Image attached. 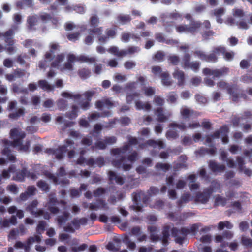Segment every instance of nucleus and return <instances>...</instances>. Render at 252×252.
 <instances>
[{"mask_svg":"<svg viewBox=\"0 0 252 252\" xmlns=\"http://www.w3.org/2000/svg\"><path fill=\"white\" fill-rule=\"evenodd\" d=\"M79 34L77 33H73L68 35V38L70 40L74 41L76 40L78 37Z\"/></svg>","mask_w":252,"mask_h":252,"instance_id":"2eb2a0df","label":"nucleus"},{"mask_svg":"<svg viewBox=\"0 0 252 252\" xmlns=\"http://www.w3.org/2000/svg\"><path fill=\"white\" fill-rule=\"evenodd\" d=\"M222 237L220 235L217 236L216 237V241L218 242H220L222 240Z\"/></svg>","mask_w":252,"mask_h":252,"instance_id":"4d7b16f0","label":"nucleus"},{"mask_svg":"<svg viewBox=\"0 0 252 252\" xmlns=\"http://www.w3.org/2000/svg\"><path fill=\"white\" fill-rule=\"evenodd\" d=\"M11 136L13 139V144L15 146H20L21 140L24 137L25 134L19 129H13L11 131Z\"/></svg>","mask_w":252,"mask_h":252,"instance_id":"f257e3e1","label":"nucleus"},{"mask_svg":"<svg viewBox=\"0 0 252 252\" xmlns=\"http://www.w3.org/2000/svg\"><path fill=\"white\" fill-rule=\"evenodd\" d=\"M29 89L31 91H33L36 89V86L33 84H31L29 85Z\"/></svg>","mask_w":252,"mask_h":252,"instance_id":"49530a36","label":"nucleus"},{"mask_svg":"<svg viewBox=\"0 0 252 252\" xmlns=\"http://www.w3.org/2000/svg\"><path fill=\"white\" fill-rule=\"evenodd\" d=\"M80 124L83 126H86L87 124V122L86 120H81Z\"/></svg>","mask_w":252,"mask_h":252,"instance_id":"bf43d9fd","label":"nucleus"},{"mask_svg":"<svg viewBox=\"0 0 252 252\" xmlns=\"http://www.w3.org/2000/svg\"><path fill=\"white\" fill-rule=\"evenodd\" d=\"M75 57L73 55H68V63L65 65V67H64L63 69H68L70 70L72 68L71 63L75 61Z\"/></svg>","mask_w":252,"mask_h":252,"instance_id":"7ed1b4c3","label":"nucleus"},{"mask_svg":"<svg viewBox=\"0 0 252 252\" xmlns=\"http://www.w3.org/2000/svg\"><path fill=\"white\" fill-rule=\"evenodd\" d=\"M10 223L12 224H15L16 223V219L14 217H13L10 220Z\"/></svg>","mask_w":252,"mask_h":252,"instance_id":"864d4df0","label":"nucleus"},{"mask_svg":"<svg viewBox=\"0 0 252 252\" xmlns=\"http://www.w3.org/2000/svg\"><path fill=\"white\" fill-rule=\"evenodd\" d=\"M225 227H226L227 228H231L232 227V224L229 223L228 221H225V222H220L218 224V228L220 230L223 229Z\"/></svg>","mask_w":252,"mask_h":252,"instance_id":"20e7f679","label":"nucleus"},{"mask_svg":"<svg viewBox=\"0 0 252 252\" xmlns=\"http://www.w3.org/2000/svg\"><path fill=\"white\" fill-rule=\"evenodd\" d=\"M3 10L5 12H8L10 10V8L8 5L5 4L3 6Z\"/></svg>","mask_w":252,"mask_h":252,"instance_id":"e433bc0d","label":"nucleus"},{"mask_svg":"<svg viewBox=\"0 0 252 252\" xmlns=\"http://www.w3.org/2000/svg\"><path fill=\"white\" fill-rule=\"evenodd\" d=\"M152 71L154 73H158L160 71V68L158 66L153 67Z\"/></svg>","mask_w":252,"mask_h":252,"instance_id":"cd10ccee","label":"nucleus"},{"mask_svg":"<svg viewBox=\"0 0 252 252\" xmlns=\"http://www.w3.org/2000/svg\"><path fill=\"white\" fill-rule=\"evenodd\" d=\"M108 64L111 67H115L117 65V63L115 60H111L109 62Z\"/></svg>","mask_w":252,"mask_h":252,"instance_id":"c85d7f7f","label":"nucleus"},{"mask_svg":"<svg viewBox=\"0 0 252 252\" xmlns=\"http://www.w3.org/2000/svg\"><path fill=\"white\" fill-rule=\"evenodd\" d=\"M23 246H24L23 244L20 242H17L15 244V247L17 248L23 247Z\"/></svg>","mask_w":252,"mask_h":252,"instance_id":"3c124183","label":"nucleus"},{"mask_svg":"<svg viewBox=\"0 0 252 252\" xmlns=\"http://www.w3.org/2000/svg\"><path fill=\"white\" fill-rule=\"evenodd\" d=\"M242 242L245 245H251L252 243V241L250 239L247 238H243L242 239Z\"/></svg>","mask_w":252,"mask_h":252,"instance_id":"dca6fc26","label":"nucleus"},{"mask_svg":"<svg viewBox=\"0 0 252 252\" xmlns=\"http://www.w3.org/2000/svg\"><path fill=\"white\" fill-rule=\"evenodd\" d=\"M125 67L126 68H132L133 66H134V64L132 62H127L126 63H125Z\"/></svg>","mask_w":252,"mask_h":252,"instance_id":"aec40b11","label":"nucleus"},{"mask_svg":"<svg viewBox=\"0 0 252 252\" xmlns=\"http://www.w3.org/2000/svg\"><path fill=\"white\" fill-rule=\"evenodd\" d=\"M41 240V237L39 235L35 236L34 237L30 238L28 240L29 244H32L34 242H39Z\"/></svg>","mask_w":252,"mask_h":252,"instance_id":"9d476101","label":"nucleus"},{"mask_svg":"<svg viewBox=\"0 0 252 252\" xmlns=\"http://www.w3.org/2000/svg\"><path fill=\"white\" fill-rule=\"evenodd\" d=\"M73 27V25L72 23H67L66 24L65 28L66 30H71Z\"/></svg>","mask_w":252,"mask_h":252,"instance_id":"7c9ffc66","label":"nucleus"},{"mask_svg":"<svg viewBox=\"0 0 252 252\" xmlns=\"http://www.w3.org/2000/svg\"><path fill=\"white\" fill-rule=\"evenodd\" d=\"M4 64L5 66L9 67L12 65V62L9 60H5L4 62Z\"/></svg>","mask_w":252,"mask_h":252,"instance_id":"4be33fe9","label":"nucleus"},{"mask_svg":"<svg viewBox=\"0 0 252 252\" xmlns=\"http://www.w3.org/2000/svg\"><path fill=\"white\" fill-rule=\"evenodd\" d=\"M247 224L246 223L242 222L240 225V227L242 230H244L247 228Z\"/></svg>","mask_w":252,"mask_h":252,"instance_id":"c9c22d12","label":"nucleus"},{"mask_svg":"<svg viewBox=\"0 0 252 252\" xmlns=\"http://www.w3.org/2000/svg\"><path fill=\"white\" fill-rule=\"evenodd\" d=\"M16 215L19 218H22L23 217V212L21 210L16 211Z\"/></svg>","mask_w":252,"mask_h":252,"instance_id":"473e14b6","label":"nucleus"},{"mask_svg":"<svg viewBox=\"0 0 252 252\" xmlns=\"http://www.w3.org/2000/svg\"><path fill=\"white\" fill-rule=\"evenodd\" d=\"M142 133L143 135H146L147 134H148L149 133V130L147 129H143L142 130Z\"/></svg>","mask_w":252,"mask_h":252,"instance_id":"0e129e2a","label":"nucleus"},{"mask_svg":"<svg viewBox=\"0 0 252 252\" xmlns=\"http://www.w3.org/2000/svg\"><path fill=\"white\" fill-rule=\"evenodd\" d=\"M109 52H111L112 54H114L115 55H117V56H120L121 54V52H119L118 51L117 48L116 47H111L109 49Z\"/></svg>","mask_w":252,"mask_h":252,"instance_id":"9b49d317","label":"nucleus"},{"mask_svg":"<svg viewBox=\"0 0 252 252\" xmlns=\"http://www.w3.org/2000/svg\"><path fill=\"white\" fill-rule=\"evenodd\" d=\"M181 113L183 115L185 116H188L190 113V111L189 109L186 108L183 109L181 111Z\"/></svg>","mask_w":252,"mask_h":252,"instance_id":"a211bd4d","label":"nucleus"},{"mask_svg":"<svg viewBox=\"0 0 252 252\" xmlns=\"http://www.w3.org/2000/svg\"><path fill=\"white\" fill-rule=\"evenodd\" d=\"M36 249L38 251L43 252V251H45V248L44 247H41L40 246H36Z\"/></svg>","mask_w":252,"mask_h":252,"instance_id":"58836bf2","label":"nucleus"},{"mask_svg":"<svg viewBox=\"0 0 252 252\" xmlns=\"http://www.w3.org/2000/svg\"><path fill=\"white\" fill-rule=\"evenodd\" d=\"M190 188L192 189H195L197 188V184H192L190 185Z\"/></svg>","mask_w":252,"mask_h":252,"instance_id":"69168bd1","label":"nucleus"},{"mask_svg":"<svg viewBox=\"0 0 252 252\" xmlns=\"http://www.w3.org/2000/svg\"><path fill=\"white\" fill-rule=\"evenodd\" d=\"M157 116H158V119L160 120V121H164V119H165V117H164L163 116H162V114L161 113L160 110H158V111L157 112Z\"/></svg>","mask_w":252,"mask_h":252,"instance_id":"393cba45","label":"nucleus"},{"mask_svg":"<svg viewBox=\"0 0 252 252\" xmlns=\"http://www.w3.org/2000/svg\"><path fill=\"white\" fill-rule=\"evenodd\" d=\"M97 51L98 52L100 53H102L103 52V51H104V49L101 47H98L97 48Z\"/></svg>","mask_w":252,"mask_h":252,"instance_id":"774afa93","label":"nucleus"},{"mask_svg":"<svg viewBox=\"0 0 252 252\" xmlns=\"http://www.w3.org/2000/svg\"><path fill=\"white\" fill-rule=\"evenodd\" d=\"M110 82L108 81V80H105V81H104L103 82H102V86L104 88H108L110 86Z\"/></svg>","mask_w":252,"mask_h":252,"instance_id":"a878e982","label":"nucleus"},{"mask_svg":"<svg viewBox=\"0 0 252 252\" xmlns=\"http://www.w3.org/2000/svg\"><path fill=\"white\" fill-rule=\"evenodd\" d=\"M219 50L220 51V52L222 53L224 55V58L227 60H230L232 59L233 57V53L225 52L224 49L223 47H220Z\"/></svg>","mask_w":252,"mask_h":252,"instance_id":"f03ea898","label":"nucleus"},{"mask_svg":"<svg viewBox=\"0 0 252 252\" xmlns=\"http://www.w3.org/2000/svg\"><path fill=\"white\" fill-rule=\"evenodd\" d=\"M240 28L242 29H247L248 28L247 24L244 22H242L240 23L239 25Z\"/></svg>","mask_w":252,"mask_h":252,"instance_id":"72a5a7b5","label":"nucleus"},{"mask_svg":"<svg viewBox=\"0 0 252 252\" xmlns=\"http://www.w3.org/2000/svg\"><path fill=\"white\" fill-rule=\"evenodd\" d=\"M39 85L44 90H48L51 89L50 86L48 84L46 81H40L39 82Z\"/></svg>","mask_w":252,"mask_h":252,"instance_id":"0eeeda50","label":"nucleus"},{"mask_svg":"<svg viewBox=\"0 0 252 252\" xmlns=\"http://www.w3.org/2000/svg\"><path fill=\"white\" fill-rule=\"evenodd\" d=\"M35 188L33 187H30L27 189V194L29 195H33L35 193Z\"/></svg>","mask_w":252,"mask_h":252,"instance_id":"ddd939ff","label":"nucleus"},{"mask_svg":"<svg viewBox=\"0 0 252 252\" xmlns=\"http://www.w3.org/2000/svg\"><path fill=\"white\" fill-rule=\"evenodd\" d=\"M153 45V43L152 41H148L146 44V48L147 49L150 48L151 47H152Z\"/></svg>","mask_w":252,"mask_h":252,"instance_id":"4c0bfd02","label":"nucleus"},{"mask_svg":"<svg viewBox=\"0 0 252 252\" xmlns=\"http://www.w3.org/2000/svg\"><path fill=\"white\" fill-rule=\"evenodd\" d=\"M51 57H52V55H51V53H48L46 54V59L47 60H50V59L51 58Z\"/></svg>","mask_w":252,"mask_h":252,"instance_id":"13d9d810","label":"nucleus"},{"mask_svg":"<svg viewBox=\"0 0 252 252\" xmlns=\"http://www.w3.org/2000/svg\"><path fill=\"white\" fill-rule=\"evenodd\" d=\"M230 43L231 45L233 46L237 44V39L236 38H231L229 39Z\"/></svg>","mask_w":252,"mask_h":252,"instance_id":"b1692460","label":"nucleus"},{"mask_svg":"<svg viewBox=\"0 0 252 252\" xmlns=\"http://www.w3.org/2000/svg\"><path fill=\"white\" fill-rule=\"evenodd\" d=\"M237 245L235 242H233V243H231V244L230 245V247L231 248V249L233 250H234L237 248Z\"/></svg>","mask_w":252,"mask_h":252,"instance_id":"ea45409f","label":"nucleus"},{"mask_svg":"<svg viewBox=\"0 0 252 252\" xmlns=\"http://www.w3.org/2000/svg\"><path fill=\"white\" fill-rule=\"evenodd\" d=\"M237 149V147L236 146H233L230 148V151L232 152H234Z\"/></svg>","mask_w":252,"mask_h":252,"instance_id":"680f3d73","label":"nucleus"},{"mask_svg":"<svg viewBox=\"0 0 252 252\" xmlns=\"http://www.w3.org/2000/svg\"><path fill=\"white\" fill-rule=\"evenodd\" d=\"M175 76L177 77L179 79L182 80L183 78V74L182 72H178L175 73Z\"/></svg>","mask_w":252,"mask_h":252,"instance_id":"412c9836","label":"nucleus"},{"mask_svg":"<svg viewBox=\"0 0 252 252\" xmlns=\"http://www.w3.org/2000/svg\"><path fill=\"white\" fill-rule=\"evenodd\" d=\"M2 202L5 204H7L10 202V199L7 197H5L1 200Z\"/></svg>","mask_w":252,"mask_h":252,"instance_id":"8fccbe9b","label":"nucleus"},{"mask_svg":"<svg viewBox=\"0 0 252 252\" xmlns=\"http://www.w3.org/2000/svg\"><path fill=\"white\" fill-rule=\"evenodd\" d=\"M23 113H24L23 110L22 109H20L18 110V114H17V116H19L20 115H22L23 114Z\"/></svg>","mask_w":252,"mask_h":252,"instance_id":"e2e57ef3","label":"nucleus"},{"mask_svg":"<svg viewBox=\"0 0 252 252\" xmlns=\"http://www.w3.org/2000/svg\"><path fill=\"white\" fill-rule=\"evenodd\" d=\"M136 107L138 109H148L149 108V105L147 103L142 104L141 102H137L136 104Z\"/></svg>","mask_w":252,"mask_h":252,"instance_id":"1a4fd4ad","label":"nucleus"},{"mask_svg":"<svg viewBox=\"0 0 252 252\" xmlns=\"http://www.w3.org/2000/svg\"><path fill=\"white\" fill-rule=\"evenodd\" d=\"M16 211V209L14 206L10 207L8 209V212L10 214L14 213Z\"/></svg>","mask_w":252,"mask_h":252,"instance_id":"f704fd0d","label":"nucleus"},{"mask_svg":"<svg viewBox=\"0 0 252 252\" xmlns=\"http://www.w3.org/2000/svg\"><path fill=\"white\" fill-rule=\"evenodd\" d=\"M179 32H193L194 30L193 29L188 28L185 26H181L177 28Z\"/></svg>","mask_w":252,"mask_h":252,"instance_id":"39448f33","label":"nucleus"},{"mask_svg":"<svg viewBox=\"0 0 252 252\" xmlns=\"http://www.w3.org/2000/svg\"><path fill=\"white\" fill-rule=\"evenodd\" d=\"M92 37L91 36H88L86 39V43H87V44H89L90 43H91L92 42Z\"/></svg>","mask_w":252,"mask_h":252,"instance_id":"603ef678","label":"nucleus"},{"mask_svg":"<svg viewBox=\"0 0 252 252\" xmlns=\"http://www.w3.org/2000/svg\"><path fill=\"white\" fill-rule=\"evenodd\" d=\"M175 195H176V193H175V191H174V190L170 191L169 195L171 198H173L175 196Z\"/></svg>","mask_w":252,"mask_h":252,"instance_id":"c03bdc74","label":"nucleus"},{"mask_svg":"<svg viewBox=\"0 0 252 252\" xmlns=\"http://www.w3.org/2000/svg\"><path fill=\"white\" fill-rule=\"evenodd\" d=\"M29 146V143H26L25 145H23L20 147V149L24 151H26L28 149Z\"/></svg>","mask_w":252,"mask_h":252,"instance_id":"2f4dec72","label":"nucleus"},{"mask_svg":"<svg viewBox=\"0 0 252 252\" xmlns=\"http://www.w3.org/2000/svg\"><path fill=\"white\" fill-rule=\"evenodd\" d=\"M8 189L11 192L15 193L17 191V188L15 185H11L8 187Z\"/></svg>","mask_w":252,"mask_h":252,"instance_id":"4468645a","label":"nucleus"},{"mask_svg":"<svg viewBox=\"0 0 252 252\" xmlns=\"http://www.w3.org/2000/svg\"><path fill=\"white\" fill-rule=\"evenodd\" d=\"M156 131L158 133H159L161 131L162 128L160 126H157L155 128Z\"/></svg>","mask_w":252,"mask_h":252,"instance_id":"5fc2aeb1","label":"nucleus"},{"mask_svg":"<svg viewBox=\"0 0 252 252\" xmlns=\"http://www.w3.org/2000/svg\"><path fill=\"white\" fill-rule=\"evenodd\" d=\"M56 243V241L53 239H49L46 241V243L50 246L54 245Z\"/></svg>","mask_w":252,"mask_h":252,"instance_id":"f3484780","label":"nucleus"},{"mask_svg":"<svg viewBox=\"0 0 252 252\" xmlns=\"http://www.w3.org/2000/svg\"><path fill=\"white\" fill-rule=\"evenodd\" d=\"M203 242H207L210 240V237L208 236H204L202 237Z\"/></svg>","mask_w":252,"mask_h":252,"instance_id":"a18cd8bd","label":"nucleus"},{"mask_svg":"<svg viewBox=\"0 0 252 252\" xmlns=\"http://www.w3.org/2000/svg\"><path fill=\"white\" fill-rule=\"evenodd\" d=\"M2 176L4 178H8L9 177V173L8 172V171H4L2 173Z\"/></svg>","mask_w":252,"mask_h":252,"instance_id":"de8ad7c7","label":"nucleus"},{"mask_svg":"<svg viewBox=\"0 0 252 252\" xmlns=\"http://www.w3.org/2000/svg\"><path fill=\"white\" fill-rule=\"evenodd\" d=\"M184 185V182L183 181H180L178 184H177V187L178 188H181L182 187V186H183Z\"/></svg>","mask_w":252,"mask_h":252,"instance_id":"6e6d98bb","label":"nucleus"},{"mask_svg":"<svg viewBox=\"0 0 252 252\" xmlns=\"http://www.w3.org/2000/svg\"><path fill=\"white\" fill-rule=\"evenodd\" d=\"M243 15V12L241 10L236 9L234 13L235 16H241Z\"/></svg>","mask_w":252,"mask_h":252,"instance_id":"5701e85b","label":"nucleus"},{"mask_svg":"<svg viewBox=\"0 0 252 252\" xmlns=\"http://www.w3.org/2000/svg\"><path fill=\"white\" fill-rule=\"evenodd\" d=\"M47 234L49 236H52L55 234L54 230L52 228H50L47 230Z\"/></svg>","mask_w":252,"mask_h":252,"instance_id":"bb28decb","label":"nucleus"},{"mask_svg":"<svg viewBox=\"0 0 252 252\" xmlns=\"http://www.w3.org/2000/svg\"><path fill=\"white\" fill-rule=\"evenodd\" d=\"M115 31L113 30L110 31L108 32V35L109 36H113L115 35Z\"/></svg>","mask_w":252,"mask_h":252,"instance_id":"09e8293b","label":"nucleus"},{"mask_svg":"<svg viewBox=\"0 0 252 252\" xmlns=\"http://www.w3.org/2000/svg\"><path fill=\"white\" fill-rule=\"evenodd\" d=\"M58 250L60 252H65L66 248L63 246H61L58 247Z\"/></svg>","mask_w":252,"mask_h":252,"instance_id":"79ce46f5","label":"nucleus"},{"mask_svg":"<svg viewBox=\"0 0 252 252\" xmlns=\"http://www.w3.org/2000/svg\"><path fill=\"white\" fill-rule=\"evenodd\" d=\"M16 232L15 231H12L9 235V237L11 238H13L14 237V236L16 235Z\"/></svg>","mask_w":252,"mask_h":252,"instance_id":"37998d69","label":"nucleus"},{"mask_svg":"<svg viewBox=\"0 0 252 252\" xmlns=\"http://www.w3.org/2000/svg\"><path fill=\"white\" fill-rule=\"evenodd\" d=\"M63 57L62 55L58 56L55 61L53 62V66L54 67H58L59 66V63L60 62L63 61Z\"/></svg>","mask_w":252,"mask_h":252,"instance_id":"6e6552de","label":"nucleus"},{"mask_svg":"<svg viewBox=\"0 0 252 252\" xmlns=\"http://www.w3.org/2000/svg\"><path fill=\"white\" fill-rule=\"evenodd\" d=\"M145 93L147 95H151L154 93V90L151 88H147L145 90Z\"/></svg>","mask_w":252,"mask_h":252,"instance_id":"6ab92c4d","label":"nucleus"},{"mask_svg":"<svg viewBox=\"0 0 252 252\" xmlns=\"http://www.w3.org/2000/svg\"><path fill=\"white\" fill-rule=\"evenodd\" d=\"M21 19V16L20 15H16L14 16V20L16 22H19Z\"/></svg>","mask_w":252,"mask_h":252,"instance_id":"a19ab883","label":"nucleus"},{"mask_svg":"<svg viewBox=\"0 0 252 252\" xmlns=\"http://www.w3.org/2000/svg\"><path fill=\"white\" fill-rule=\"evenodd\" d=\"M224 13L222 9H219L215 11V15L216 16L217 20L219 23H221L222 20L220 19V17Z\"/></svg>","mask_w":252,"mask_h":252,"instance_id":"423d86ee","label":"nucleus"},{"mask_svg":"<svg viewBox=\"0 0 252 252\" xmlns=\"http://www.w3.org/2000/svg\"><path fill=\"white\" fill-rule=\"evenodd\" d=\"M38 186L43 190H46L48 189V186L43 181H40L38 183Z\"/></svg>","mask_w":252,"mask_h":252,"instance_id":"f8f14e48","label":"nucleus"},{"mask_svg":"<svg viewBox=\"0 0 252 252\" xmlns=\"http://www.w3.org/2000/svg\"><path fill=\"white\" fill-rule=\"evenodd\" d=\"M128 246L131 249H133L134 248H135V245L134 243L133 242H130L128 244Z\"/></svg>","mask_w":252,"mask_h":252,"instance_id":"052dcab7","label":"nucleus"},{"mask_svg":"<svg viewBox=\"0 0 252 252\" xmlns=\"http://www.w3.org/2000/svg\"><path fill=\"white\" fill-rule=\"evenodd\" d=\"M97 20L96 17H93L91 19V22L93 24H95L97 22Z\"/></svg>","mask_w":252,"mask_h":252,"instance_id":"338daca9","label":"nucleus"},{"mask_svg":"<svg viewBox=\"0 0 252 252\" xmlns=\"http://www.w3.org/2000/svg\"><path fill=\"white\" fill-rule=\"evenodd\" d=\"M248 63L246 61H242L240 63V66L242 68L246 67L248 66Z\"/></svg>","mask_w":252,"mask_h":252,"instance_id":"c756f323","label":"nucleus"}]
</instances>
